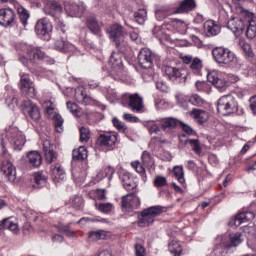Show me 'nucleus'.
<instances>
[{
	"mask_svg": "<svg viewBox=\"0 0 256 256\" xmlns=\"http://www.w3.org/2000/svg\"><path fill=\"white\" fill-rule=\"evenodd\" d=\"M36 60L44 61L45 63H50V65L55 63L53 59L45 55V52L35 47H29L27 49L26 55H21L19 57L20 63H22L24 67H27V69H29L31 73H34L35 71Z\"/></svg>",
	"mask_w": 256,
	"mask_h": 256,
	"instance_id": "obj_1",
	"label": "nucleus"
},
{
	"mask_svg": "<svg viewBox=\"0 0 256 256\" xmlns=\"http://www.w3.org/2000/svg\"><path fill=\"white\" fill-rule=\"evenodd\" d=\"M212 56L219 67H233L237 64V56L229 48L215 47L212 50Z\"/></svg>",
	"mask_w": 256,
	"mask_h": 256,
	"instance_id": "obj_2",
	"label": "nucleus"
},
{
	"mask_svg": "<svg viewBox=\"0 0 256 256\" xmlns=\"http://www.w3.org/2000/svg\"><path fill=\"white\" fill-rule=\"evenodd\" d=\"M216 109L217 113L224 117L233 115L239 111V102L233 95H224L218 99Z\"/></svg>",
	"mask_w": 256,
	"mask_h": 256,
	"instance_id": "obj_3",
	"label": "nucleus"
},
{
	"mask_svg": "<svg viewBox=\"0 0 256 256\" xmlns=\"http://www.w3.org/2000/svg\"><path fill=\"white\" fill-rule=\"evenodd\" d=\"M163 213V207L151 206L143 209L138 215V227H149L155 223V217H159Z\"/></svg>",
	"mask_w": 256,
	"mask_h": 256,
	"instance_id": "obj_4",
	"label": "nucleus"
},
{
	"mask_svg": "<svg viewBox=\"0 0 256 256\" xmlns=\"http://www.w3.org/2000/svg\"><path fill=\"white\" fill-rule=\"evenodd\" d=\"M19 77V89L21 93L28 99H35V97H37V92L35 91V82L33 81V78H31V75L21 72Z\"/></svg>",
	"mask_w": 256,
	"mask_h": 256,
	"instance_id": "obj_5",
	"label": "nucleus"
},
{
	"mask_svg": "<svg viewBox=\"0 0 256 256\" xmlns=\"http://www.w3.org/2000/svg\"><path fill=\"white\" fill-rule=\"evenodd\" d=\"M107 33L116 44V47L123 53L125 51V28L121 24H114L107 29Z\"/></svg>",
	"mask_w": 256,
	"mask_h": 256,
	"instance_id": "obj_6",
	"label": "nucleus"
},
{
	"mask_svg": "<svg viewBox=\"0 0 256 256\" xmlns=\"http://www.w3.org/2000/svg\"><path fill=\"white\" fill-rule=\"evenodd\" d=\"M75 100L77 103H80V105H92L94 107H100L102 111H105L106 106L101 104L98 100H95L91 96L87 94V89L83 86H78L75 89Z\"/></svg>",
	"mask_w": 256,
	"mask_h": 256,
	"instance_id": "obj_7",
	"label": "nucleus"
},
{
	"mask_svg": "<svg viewBox=\"0 0 256 256\" xmlns=\"http://www.w3.org/2000/svg\"><path fill=\"white\" fill-rule=\"evenodd\" d=\"M121 101L124 107H128L134 113H143V98L139 94H124Z\"/></svg>",
	"mask_w": 256,
	"mask_h": 256,
	"instance_id": "obj_8",
	"label": "nucleus"
},
{
	"mask_svg": "<svg viewBox=\"0 0 256 256\" xmlns=\"http://www.w3.org/2000/svg\"><path fill=\"white\" fill-rule=\"evenodd\" d=\"M163 73L173 83H185L187 81V70L172 66H165Z\"/></svg>",
	"mask_w": 256,
	"mask_h": 256,
	"instance_id": "obj_9",
	"label": "nucleus"
},
{
	"mask_svg": "<svg viewBox=\"0 0 256 256\" xmlns=\"http://www.w3.org/2000/svg\"><path fill=\"white\" fill-rule=\"evenodd\" d=\"M53 31V24L47 18H42L37 21L35 25L36 35L44 41L51 39V32Z\"/></svg>",
	"mask_w": 256,
	"mask_h": 256,
	"instance_id": "obj_10",
	"label": "nucleus"
},
{
	"mask_svg": "<svg viewBox=\"0 0 256 256\" xmlns=\"http://www.w3.org/2000/svg\"><path fill=\"white\" fill-rule=\"evenodd\" d=\"M117 140V134L105 132L98 136L96 145L106 149V151H113L115 149V145H117Z\"/></svg>",
	"mask_w": 256,
	"mask_h": 256,
	"instance_id": "obj_11",
	"label": "nucleus"
},
{
	"mask_svg": "<svg viewBox=\"0 0 256 256\" xmlns=\"http://www.w3.org/2000/svg\"><path fill=\"white\" fill-rule=\"evenodd\" d=\"M7 137L15 151H21V149H23L25 145V135H23V132L19 131L18 128L8 130Z\"/></svg>",
	"mask_w": 256,
	"mask_h": 256,
	"instance_id": "obj_12",
	"label": "nucleus"
},
{
	"mask_svg": "<svg viewBox=\"0 0 256 256\" xmlns=\"http://www.w3.org/2000/svg\"><path fill=\"white\" fill-rule=\"evenodd\" d=\"M182 63L185 65H190V70L194 75H201V70L203 69V61L199 57L193 58L191 55H180Z\"/></svg>",
	"mask_w": 256,
	"mask_h": 256,
	"instance_id": "obj_13",
	"label": "nucleus"
},
{
	"mask_svg": "<svg viewBox=\"0 0 256 256\" xmlns=\"http://www.w3.org/2000/svg\"><path fill=\"white\" fill-rule=\"evenodd\" d=\"M44 13L54 19H59L63 13V6L59 1L47 0L44 6Z\"/></svg>",
	"mask_w": 256,
	"mask_h": 256,
	"instance_id": "obj_14",
	"label": "nucleus"
},
{
	"mask_svg": "<svg viewBox=\"0 0 256 256\" xmlns=\"http://www.w3.org/2000/svg\"><path fill=\"white\" fill-rule=\"evenodd\" d=\"M255 219V213L247 209L242 210L234 218H231L229 221L230 227H239L242 223H249Z\"/></svg>",
	"mask_w": 256,
	"mask_h": 256,
	"instance_id": "obj_15",
	"label": "nucleus"
},
{
	"mask_svg": "<svg viewBox=\"0 0 256 256\" xmlns=\"http://www.w3.org/2000/svg\"><path fill=\"white\" fill-rule=\"evenodd\" d=\"M153 61H155V55L147 48L140 50L138 54V63L142 69H151L153 67Z\"/></svg>",
	"mask_w": 256,
	"mask_h": 256,
	"instance_id": "obj_16",
	"label": "nucleus"
},
{
	"mask_svg": "<svg viewBox=\"0 0 256 256\" xmlns=\"http://www.w3.org/2000/svg\"><path fill=\"white\" fill-rule=\"evenodd\" d=\"M141 206V199L137 196V193L132 192L122 197L121 207L126 209V211H131L132 209H138Z\"/></svg>",
	"mask_w": 256,
	"mask_h": 256,
	"instance_id": "obj_17",
	"label": "nucleus"
},
{
	"mask_svg": "<svg viewBox=\"0 0 256 256\" xmlns=\"http://www.w3.org/2000/svg\"><path fill=\"white\" fill-rule=\"evenodd\" d=\"M120 179L126 191H133V193H137V187H139V184L137 183V179L133 177L131 173L125 171L121 172Z\"/></svg>",
	"mask_w": 256,
	"mask_h": 256,
	"instance_id": "obj_18",
	"label": "nucleus"
},
{
	"mask_svg": "<svg viewBox=\"0 0 256 256\" xmlns=\"http://www.w3.org/2000/svg\"><path fill=\"white\" fill-rule=\"evenodd\" d=\"M15 19H17V16L15 15V11H13V9H0V25L2 27H11V25H15Z\"/></svg>",
	"mask_w": 256,
	"mask_h": 256,
	"instance_id": "obj_19",
	"label": "nucleus"
},
{
	"mask_svg": "<svg viewBox=\"0 0 256 256\" xmlns=\"http://www.w3.org/2000/svg\"><path fill=\"white\" fill-rule=\"evenodd\" d=\"M85 25L87 29L90 31V33H92V35H97L98 37H101L103 23L99 22L97 16L93 14L87 16Z\"/></svg>",
	"mask_w": 256,
	"mask_h": 256,
	"instance_id": "obj_20",
	"label": "nucleus"
},
{
	"mask_svg": "<svg viewBox=\"0 0 256 256\" xmlns=\"http://www.w3.org/2000/svg\"><path fill=\"white\" fill-rule=\"evenodd\" d=\"M226 27L227 29L232 31V33L235 34L236 37H240L245 31V21L234 17L227 21Z\"/></svg>",
	"mask_w": 256,
	"mask_h": 256,
	"instance_id": "obj_21",
	"label": "nucleus"
},
{
	"mask_svg": "<svg viewBox=\"0 0 256 256\" xmlns=\"http://www.w3.org/2000/svg\"><path fill=\"white\" fill-rule=\"evenodd\" d=\"M207 80L209 83H212L216 89H219V91H225V88L227 87V80L225 78L219 77L218 71H211L207 74Z\"/></svg>",
	"mask_w": 256,
	"mask_h": 256,
	"instance_id": "obj_22",
	"label": "nucleus"
},
{
	"mask_svg": "<svg viewBox=\"0 0 256 256\" xmlns=\"http://www.w3.org/2000/svg\"><path fill=\"white\" fill-rule=\"evenodd\" d=\"M50 175L54 183H61V181H65V179H67L65 168H63V166L59 163L51 165Z\"/></svg>",
	"mask_w": 256,
	"mask_h": 256,
	"instance_id": "obj_23",
	"label": "nucleus"
},
{
	"mask_svg": "<svg viewBox=\"0 0 256 256\" xmlns=\"http://www.w3.org/2000/svg\"><path fill=\"white\" fill-rule=\"evenodd\" d=\"M1 171L9 183H15L17 181V169L13 166V163L9 161L4 162Z\"/></svg>",
	"mask_w": 256,
	"mask_h": 256,
	"instance_id": "obj_24",
	"label": "nucleus"
},
{
	"mask_svg": "<svg viewBox=\"0 0 256 256\" xmlns=\"http://www.w3.org/2000/svg\"><path fill=\"white\" fill-rule=\"evenodd\" d=\"M2 229H8V231H11L12 233H14V235H17V233H19L20 231L19 221L13 216L4 218L0 220V231Z\"/></svg>",
	"mask_w": 256,
	"mask_h": 256,
	"instance_id": "obj_25",
	"label": "nucleus"
},
{
	"mask_svg": "<svg viewBox=\"0 0 256 256\" xmlns=\"http://www.w3.org/2000/svg\"><path fill=\"white\" fill-rule=\"evenodd\" d=\"M197 9V1L195 0H183L177 8H174L176 15L185 13H191Z\"/></svg>",
	"mask_w": 256,
	"mask_h": 256,
	"instance_id": "obj_26",
	"label": "nucleus"
},
{
	"mask_svg": "<svg viewBox=\"0 0 256 256\" xmlns=\"http://www.w3.org/2000/svg\"><path fill=\"white\" fill-rule=\"evenodd\" d=\"M65 11L70 17H82L83 13H85V6L69 2L65 4Z\"/></svg>",
	"mask_w": 256,
	"mask_h": 256,
	"instance_id": "obj_27",
	"label": "nucleus"
},
{
	"mask_svg": "<svg viewBox=\"0 0 256 256\" xmlns=\"http://www.w3.org/2000/svg\"><path fill=\"white\" fill-rule=\"evenodd\" d=\"M24 111L35 123L41 119V111L39 110V106H37V104H33L30 101H27L25 103Z\"/></svg>",
	"mask_w": 256,
	"mask_h": 256,
	"instance_id": "obj_28",
	"label": "nucleus"
},
{
	"mask_svg": "<svg viewBox=\"0 0 256 256\" xmlns=\"http://www.w3.org/2000/svg\"><path fill=\"white\" fill-rule=\"evenodd\" d=\"M54 48L56 51L60 53H71L75 46L67 41V38H63V36H58V39L54 43Z\"/></svg>",
	"mask_w": 256,
	"mask_h": 256,
	"instance_id": "obj_29",
	"label": "nucleus"
},
{
	"mask_svg": "<svg viewBox=\"0 0 256 256\" xmlns=\"http://www.w3.org/2000/svg\"><path fill=\"white\" fill-rule=\"evenodd\" d=\"M12 5L15 7L20 23H22L23 27H27V23L29 21V17L31 15L29 14V11L25 9V7L21 6L19 2L11 0Z\"/></svg>",
	"mask_w": 256,
	"mask_h": 256,
	"instance_id": "obj_30",
	"label": "nucleus"
},
{
	"mask_svg": "<svg viewBox=\"0 0 256 256\" xmlns=\"http://www.w3.org/2000/svg\"><path fill=\"white\" fill-rule=\"evenodd\" d=\"M244 17H250V19H248L247 23V28L245 31V35L247 37V39H255L256 37V16L253 15V13L250 12V14H246L244 15Z\"/></svg>",
	"mask_w": 256,
	"mask_h": 256,
	"instance_id": "obj_31",
	"label": "nucleus"
},
{
	"mask_svg": "<svg viewBox=\"0 0 256 256\" xmlns=\"http://www.w3.org/2000/svg\"><path fill=\"white\" fill-rule=\"evenodd\" d=\"M204 29L208 37H215L221 33V25L217 24L215 20H207L204 23Z\"/></svg>",
	"mask_w": 256,
	"mask_h": 256,
	"instance_id": "obj_32",
	"label": "nucleus"
},
{
	"mask_svg": "<svg viewBox=\"0 0 256 256\" xmlns=\"http://www.w3.org/2000/svg\"><path fill=\"white\" fill-rule=\"evenodd\" d=\"M27 161L30 167H34V169H37L41 167V164L43 163V157L37 151H30L27 154Z\"/></svg>",
	"mask_w": 256,
	"mask_h": 256,
	"instance_id": "obj_33",
	"label": "nucleus"
},
{
	"mask_svg": "<svg viewBox=\"0 0 256 256\" xmlns=\"http://www.w3.org/2000/svg\"><path fill=\"white\" fill-rule=\"evenodd\" d=\"M33 178L35 183L34 187H37V189H41L45 187V185H47L49 176L45 171H38L33 174Z\"/></svg>",
	"mask_w": 256,
	"mask_h": 256,
	"instance_id": "obj_34",
	"label": "nucleus"
},
{
	"mask_svg": "<svg viewBox=\"0 0 256 256\" xmlns=\"http://www.w3.org/2000/svg\"><path fill=\"white\" fill-rule=\"evenodd\" d=\"M54 21H55V25H56L55 29L58 37L67 39V31H69V26L65 24V22L61 19V17L55 18Z\"/></svg>",
	"mask_w": 256,
	"mask_h": 256,
	"instance_id": "obj_35",
	"label": "nucleus"
},
{
	"mask_svg": "<svg viewBox=\"0 0 256 256\" xmlns=\"http://www.w3.org/2000/svg\"><path fill=\"white\" fill-rule=\"evenodd\" d=\"M43 151L46 163L51 164L53 163V161H55V159H57V153L53 151V146H51V143L49 141L44 142Z\"/></svg>",
	"mask_w": 256,
	"mask_h": 256,
	"instance_id": "obj_36",
	"label": "nucleus"
},
{
	"mask_svg": "<svg viewBox=\"0 0 256 256\" xmlns=\"http://www.w3.org/2000/svg\"><path fill=\"white\" fill-rule=\"evenodd\" d=\"M191 117L197 120V123L203 125V123H207V121L209 120V113H207V111L205 110L194 108L191 111Z\"/></svg>",
	"mask_w": 256,
	"mask_h": 256,
	"instance_id": "obj_37",
	"label": "nucleus"
},
{
	"mask_svg": "<svg viewBox=\"0 0 256 256\" xmlns=\"http://www.w3.org/2000/svg\"><path fill=\"white\" fill-rule=\"evenodd\" d=\"M180 123H181V121L177 120V118H174V117L165 118L162 121L161 129H163L164 131L169 133V131H171V129H177V127L180 125Z\"/></svg>",
	"mask_w": 256,
	"mask_h": 256,
	"instance_id": "obj_38",
	"label": "nucleus"
},
{
	"mask_svg": "<svg viewBox=\"0 0 256 256\" xmlns=\"http://www.w3.org/2000/svg\"><path fill=\"white\" fill-rule=\"evenodd\" d=\"M171 15H177V13H175V8L162 7L155 13L157 21H163V19H167V17Z\"/></svg>",
	"mask_w": 256,
	"mask_h": 256,
	"instance_id": "obj_39",
	"label": "nucleus"
},
{
	"mask_svg": "<svg viewBox=\"0 0 256 256\" xmlns=\"http://www.w3.org/2000/svg\"><path fill=\"white\" fill-rule=\"evenodd\" d=\"M168 251L173 256H180L183 254V246H181L179 240L173 239L168 244Z\"/></svg>",
	"mask_w": 256,
	"mask_h": 256,
	"instance_id": "obj_40",
	"label": "nucleus"
},
{
	"mask_svg": "<svg viewBox=\"0 0 256 256\" xmlns=\"http://www.w3.org/2000/svg\"><path fill=\"white\" fill-rule=\"evenodd\" d=\"M88 153L85 146H80L78 149H74L72 152L73 161H85L87 159Z\"/></svg>",
	"mask_w": 256,
	"mask_h": 256,
	"instance_id": "obj_41",
	"label": "nucleus"
},
{
	"mask_svg": "<svg viewBox=\"0 0 256 256\" xmlns=\"http://www.w3.org/2000/svg\"><path fill=\"white\" fill-rule=\"evenodd\" d=\"M229 249H231V245H229V242L223 241L215 245L214 254L217 256H225L229 252Z\"/></svg>",
	"mask_w": 256,
	"mask_h": 256,
	"instance_id": "obj_42",
	"label": "nucleus"
},
{
	"mask_svg": "<svg viewBox=\"0 0 256 256\" xmlns=\"http://www.w3.org/2000/svg\"><path fill=\"white\" fill-rule=\"evenodd\" d=\"M142 164L144 167H147V169H153L155 167V160L153 159V156L148 151H143L142 156Z\"/></svg>",
	"mask_w": 256,
	"mask_h": 256,
	"instance_id": "obj_43",
	"label": "nucleus"
},
{
	"mask_svg": "<svg viewBox=\"0 0 256 256\" xmlns=\"http://www.w3.org/2000/svg\"><path fill=\"white\" fill-rule=\"evenodd\" d=\"M108 63L112 69H119V67H121L123 64V60L121 59V55L119 53L112 52Z\"/></svg>",
	"mask_w": 256,
	"mask_h": 256,
	"instance_id": "obj_44",
	"label": "nucleus"
},
{
	"mask_svg": "<svg viewBox=\"0 0 256 256\" xmlns=\"http://www.w3.org/2000/svg\"><path fill=\"white\" fill-rule=\"evenodd\" d=\"M229 245L231 247H237L238 245H241L243 243V233L236 232L229 235Z\"/></svg>",
	"mask_w": 256,
	"mask_h": 256,
	"instance_id": "obj_45",
	"label": "nucleus"
},
{
	"mask_svg": "<svg viewBox=\"0 0 256 256\" xmlns=\"http://www.w3.org/2000/svg\"><path fill=\"white\" fill-rule=\"evenodd\" d=\"M131 166L133 167V169H135L136 173H139V175H141L142 181H144L145 183L147 181V172L145 171L146 166L143 164H140L137 161L132 162Z\"/></svg>",
	"mask_w": 256,
	"mask_h": 256,
	"instance_id": "obj_46",
	"label": "nucleus"
},
{
	"mask_svg": "<svg viewBox=\"0 0 256 256\" xmlns=\"http://www.w3.org/2000/svg\"><path fill=\"white\" fill-rule=\"evenodd\" d=\"M186 145H190L195 155H201L202 149H201V142L199 141V139H187Z\"/></svg>",
	"mask_w": 256,
	"mask_h": 256,
	"instance_id": "obj_47",
	"label": "nucleus"
},
{
	"mask_svg": "<svg viewBox=\"0 0 256 256\" xmlns=\"http://www.w3.org/2000/svg\"><path fill=\"white\" fill-rule=\"evenodd\" d=\"M173 173L178 183L184 185L185 183V171L183 170V166H175L173 168Z\"/></svg>",
	"mask_w": 256,
	"mask_h": 256,
	"instance_id": "obj_48",
	"label": "nucleus"
},
{
	"mask_svg": "<svg viewBox=\"0 0 256 256\" xmlns=\"http://www.w3.org/2000/svg\"><path fill=\"white\" fill-rule=\"evenodd\" d=\"M85 201L81 196H74L71 200V207L76 211H83V207H85Z\"/></svg>",
	"mask_w": 256,
	"mask_h": 256,
	"instance_id": "obj_49",
	"label": "nucleus"
},
{
	"mask_svg": "<svg viewBox=\"0 0 256 256\" xmlns=\"http://www.w3.org/2000/svg\"><path fill=\"white\" fill-rule=\"evenodd\" d=\"M189 103L191 105H194L195 107H203L207 102L205 99H203L199 94H192L191 96L188 97Z\"/></svg>",
	"mask_w": 256,
	"mask_h": 256,
	"instance_id": "obj_50",
	"label": "nucleus"
},
{
	"mask_svg": "<svg viewBox=\"0 0 256 256\" xmlns=\"http://www.w3.org/2000/svg\"><path fill=\"white\" fill-rule=\"evenodd\" d=\"M134 19L136 23L143 25V23H145V19H147V10L139 9L138 11L134 12Z\"/></svg>",
	"mask_w": 256,
	"mask_h": 256,
	"instance_id": "obj_51",
	"label": "nucleus"
},
{
	"mask_svg": "<svg viewBox=\"0 0 256 256\" xmlns=\"http://www.w3.org/2000/svg\"><path fill=\"white\" fill-rule=\"evenodd\" d=\"M66 106L68 111H70L74 117H81V108L79 105H77V103L69 101L66 103Z\"/></svg>",
	"mask_w": 256,
	"mask_h": 256,
	"instance_id": "obj_52",
	"label": "nucleus"
},
{
	"mask_svg": "<svg viewBox=\"0 0 256 256\" xmlns=\"http://www.w3.org/2000/svg\"><path fill=\"white\" fill-rule=\"evenodd\" d=\"M232 1L234 3V9L237 15H251V12H249L248 10H245V8L241 6V3H243V1L245 0H232Z\"/></svg>",
	"mask_w": 256,
	"mask_h": 256,
	"instance_id": "obj_53",
	"label": "nucleus"
},
{
	"mask_svg": "<svg viewBox=\"0 0 256 256\" xmlns=\"http://www.w3.org/2000/svg\"><path fill=\"white\" fill-rule=\"evenodd\" d=\"M195 87L197 89V91H200L201 93H211V86L209 83L205 82V81H197L195 83Z\"/></svg>",
	"mask_w": 256,
	"mask_h": 256,
	"instance_id": "obj_54",
	"label": "nucleus"
},
{
	"mask_svg": "<svg viewBox=\"0 0 256 256\" xmlns=\"http://www.w3.org/2000/svg\"><path fill=\"white\" fill-rule=\"evenodd\" d=\"M79 133L81 143H87L91 139V130L89 128L82 126L79 129Z\"/></svg>",
	"mask_w": 256,
	"mask_h": 256,
	"instance_id": "obj_55",
	"label": "nucleus"
},
{
	"mask_svg": "<svg viewBox=\"0 0 256 256\" xmlns=\"http://www.w3.org/2000/svg\"><path fill=\"white\" fill-rule=\"evenodd\" d=\"M89 238L92 239L93 241L107 239V232H105V230L92 231L89 233Z\"/></svg>",
	"mask_w": 256,
	"mask_h": 256,
	"instance_id": "obj_56",
	"label": "nucleus"
},
{
	"mask_svg": "<svg viewBox=\"0 0 256 256\" xmlns=\"http://www.w3.org/2000/svg\"><path fill=\"white\" fill-rule=\"evenodd\" d=\"M53 121H54V126L57 133H61V130L63 129V123H64L63 117L59 114H56L53 117Z\"/></svg>",
	"mask_w": 256,
	"mask_h": 256,
	"instance_id": "obj_57",
	"label": "nucleus"
},
{
	"mask_svg": "<svg viewBox=\"0 0 256 256\" xmlns=\"http://www.w3.org/2000/svg\"><path fill=\"white\" fill-rule=\"evenodd\" d=\"M153 185L156 187V189L165 187L167 186V178L165 176H156Z\"/></svg>",
	"mask_w": 256,
	"mask_h": 256,
	"instance_id": "obj_58",
	"label": "nucleus"
},
{
	"mask_svg": "<svg viewBox=\"0 0 256 256\" xmlns=\"http://www.w3.org/2000/svg\"><path fill=\"white\" fill-rule=\"evenodd\" d=\"M112 123L114 127L119 131L120 133H126L127 127L125 126V123L121 122L118 118H113Z\"/></svg>",
	"mask_w": 256,
	"mask_h": 256,
	"instance_id": "obj_59",
	"label": "nucleus"
},
{
	"mask_svg": "<svg viewBox=\"0 0 256 256\" xmlns=\"http://www.w3.org/2000/svg\"><path fill=\"white\" fill-rule=\"evenodd\" d=\"M242 50L244 51L246 57H248L249 59H253V57H255V53H253V48H251V44L244 43L242 45Z\"/></svg>",
	"mask_w": 256,
	"mask_h": 256,
	"instance_id": "obj_60",
	"label": "nucleus"
},
{
	"mask_svg": "<svg viewBox=\"0 0 256 256\" xmlns=\"http://www.w3.org/2000/svg\"><path fill=\"white\" fill-rule=\"evenodd\" d=\"M98 210H100L101 213H111V211H113V204H111V203H100L98 205Z\"/></svg>",
	"mask_w": 256,
	"mask_h": 256,
	"instance_id": "obj_61",
	"label": "nucleus"
},
{
	"mask_svg": "<svg viewBox=\"0 0 256 256\" xmlns=\"http://www.w3.org/2000/svg\"><path fill=\"white\" fill-rule=\"evenodd\" d=\"M90 195H95V197H97V199H99L100 201L107 199L106 194H105V189L93 190L90 192Z\"/></svg>",
	"mask_w": 256,
	"mask_h": 256,
	"instance_id": "obj_62",
	"label": "nucleus"
},
{
	"mask_svg": "<svg viewBox=\"0 0 256 256\" xmlns=\"http://www.w3.org/2000/svg\"><path fill=\"white\" fill-rule=\"evenodd\" d=\"M177 103L180 105V107H183V109H187L189 107V97L187 96H177Z\"/></svg>",
	"mask_w": 256,
	"mask_h": 256,
	"instance_id": "obj_63",
	"label": "nucleus"
},
{
	"mask_svg": "<svg viewBox=\"0 0 256 256\" xmlns=\"http://www.w3.org/2000/svg\"><path fill=\"white\" fill-rule=\"evenodd\" d=\"M147 255V249H145V246L143 244H135V256H146Z\"/></svg>",
	"mask_w": 256,
	"mask_h": 256,
	"instance_id": "obj_64",
	"label": "nucleus"
}]
</instances>
